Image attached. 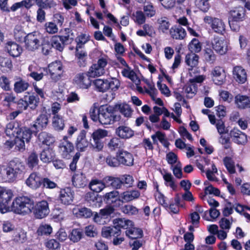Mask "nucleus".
I'll return each mask as SVG.
<instances>
[{
	"instance_id": "f257e3e1",
	"label": "nucleus",
	"mask_w": 250,
	"mask_h": 250,
	"mask_svg": "<svg viewBox=\"0 0 250 250\" xmlns=\"http://www.w3.org/2000/svg\"><path fill=\"white\" fill-rule=\"evenodd\" d=\"M24 169L25 167L22 162L17 159L12 160L3 169V180L6 182H13L22 174Z\"/></svg>"
},
{
	"instance_id": "f03ea898",
	"label": "nucleus",
	"mask_w": 250,
	"mask_h": 250,
	"mask_svg": "<svg viewBox=\"0 0 250 250\" xmlns=\"http://www.w3.org/2000/svg\"><path fill=\"white\" fill-rule=\"evenodd\" d=\"M34 207L33 201L26 196L17 197L11 205L12 210L20 214L30 213L33 211Z\"/></svg>"
},
{
	"instance_id": "7ed1b4c3",
	"label": "nucleus",
	"mask_w": 250,
	"mask_h": 250,
	"mask_svg": "<svg viewBox=\"0 0 250 250\" xmlns=\"http://www.w3.org/2000/svg\"><path fill=\"white\" fill-rule=\"evenodd\" d=\"M120 119L121 116L115 114L114 110L111 106L101 107L99 109L98 121L102 125H112L119 121Z\"/></svg>"
},
{
	"instance_id": "20e7f679",
	"label": "nucleus",
	"mask_w": 250,
	"mask_h": 250,
	"mask_svg": "<svg viewBox=\"0 0 250 250\" xmlns=\"http://www.w3.org/2000/svg\"><path fill=\"white\" fill-rule=\"evenodd\" d=\"M11 190L0 187V211L4 213L10 210L11 201L13 197Z\"/></svg>"
},
{
	"instance_id": "39448f33",
	"label": "nucleus",
	"mask_w": 250,
	"mask_h": 250,
	"mask_svg": "<svg viewBox=\"0 0 250 250\" xmlns=\"http://www.w3.org/2000/svg\"><path fill=\"white\" fill-rule=\"evenodd\" d=\"M41 35L38 32H33L24 37L25 46L30 51L37 49L41 44Z\"/></svg>"
},
{
	"instance_id": "423d86ee",
	"label": "nucleus",
	"mask_w": 250,
	"mask_h": 250,
	"mask_svg": "<svg viewBox=\"0 0 250 250\" xmlns=\"http://www.w3.org/2000/svg\"><path fill=\"white\" fill-rule=\"evenodd\" d=\"M106 59L101 58L98 59L97 63L93 64L89 69L88 73L91 77H99L105 73V67L107 65Z\"/></svg>"
},
{
	"instance_id": "0eeeda50",
	"label": "nucleus",
	"mask_w": 250,
	"mask_h": 250,
	"mask_svg": "<svg viewBox=\"0 0 250 250\" xmlns=\"http://www.w3.org/2000/svg\"><path fill=\"white\" fill-rule=\"evenodd\" d=\"M60 152L62 158L69 159L71 154L74 151L73 144L67 140V137L64 136L59 145Z\"/></svg>"
},
{
	"instance_id": "6e6552de",
	"label": "nucleus",
	"mask_w": 250,
	"mask_h": 250,
	"mask_svg": "<svg viewBox=\"0 0 250 250\" xmlns=\"http://www.w3.org/2000/svg\"><path fill=\"white\" fill-rule=\"evenodd\" d=\"M32 211L37 219L45 217L50 212L48 202L45 200L38 202L34 205Z\"/></svg>"
},
{
	"instance_id": "1a4fd4ad",
	"label": "nucleus",
	"mask_w": 250,
	"mask_h": 250,
	"mask_svg": "<svg viewBox=\"0 0 250 250\" xmlns=\"http://www.w3.org/2000/svg\"><path fill=\"white\" fill-rule=\"evenodd\" d=\"M199 56L193 52L188 53L185 57L186 64L190 67L188 68L189 74L193 76L192 74L198 73L199 69L197 68L198 64Z\"/></svg>"
},
{
	"instance_id": "9d476101",
	"label": "nucleus",
	"mask_w": 250,
	"mask_h": 250,
	"mask_svg": "<svg viewBox=\"0 0 250 250\" xmlns=\"http://www.w3.org/2000/svg\"><path fill=\"white\" fill-rule=\"evenodd\" d=\"M87 73H78L73 79L74 83L80 88L88 89L91 84V80Z\"/></svg>"
},
{
	"instance_id": "9b49d317",
	"label": "nucleus",
	"mask_w": 250,
	"mask_h": 250,
	"mask_svg": "<svg viewBox=\"0 0 250 250\" xmlns=\"http://www.w3.org/2000/svg\"><path fill=\"white\" fill-rule=\"evenodd\" d=\"M204 21L209 24L214 32L223 34L225 30V25L223 21L218 18H213L210 16H206L204 18Z\"/></svg>"
},
{
	"instance_id": "f8f14e48",
	"label": "nucleus",
	"mask_w": 250,
	"mask_h": 250,
	"mask_svg": "<svg viewBox=\"0 0 250 250\" xmlns=\"http://www.w3.org/2000/svg\"><path fill=\"white\" fill-rule=\"evenodd\" d=\"M48 117L45 114H40L31 125L33 132L37 133L46 128L48 124Z\"/></svg>"
},
{
	"instance_id": "ddd939ff",
	"label": "nucleus",
	"mask_w": 250,
	"mask_h": 250,
	"mask_svg": "<svg viewBox=\"0 0 250 250\" xmlns=\"http://www.w3.org/2000/svg\"><path fill=\"white\" fill-rule=\"evenodd\" d=\"M116 156L119 159L120 165L132 166L134 163L133 155L124 149H120L116 153Z\"/></svg>"
},
{
	"instance_id": "4468645a",
	"label": "nucleus",
	"mask_w": 250,
	"mask_h": 250,
	"mask_svg": "<svg viewBox=\"0 0 250 250\" xmlns=\"http://www.w3.org/2000/svg\"><path fill=\"white\" fill-rule=\"evenodd\" d=\"M62 67L60 62H55L48 65V72L51 79L57 81L61 78Z\"/></svg>"
},
{
	"instance_id": "2eb2a0df",
	"label": "nucleus",
	"mask_w": 250,
	"mask_h": 250,
	"mask_svg": "<svg viewBox=\"0 0 250 250\" xmlns=\"http://www.w3.org/2000/svg\"><path fill=\"white\" fill-rule=\"evenodd\" d=\"M211 75L213 81L217 85H222L225 81L226 75L222 67H215L211 71Z\"/></svg>"
},
{
	"instance_id": "dca6fc26",
	"label": "nucleus",
	"mask_w": 250,
	"mask_h": 250,
	"mask_svg": "<svg viewBox=\"0 0 250 250\" xmlns=\"http://www.w3.org/2000/svg\"><path fill=\"white\" fill-rule=\"evenodd\" d=\"M42 178L37 172H32L25 181L26 185L31 188L37 189L42 186Z\"/></svg>"
},
{
	"instance_id": "f3484780",
	"label": "nucleus",
	"mask_w": 250,
	"mask_h": 250,
	"mask_svg": "<svg viewBox=\"0 0 250 250\" xmlns=\"http://www.w3.org/2000/svg\"><path fill=\"white\" fill-rule=\"evenodd\" d=\"M229 135L232 141L237 144L244 145L248 142L247 136L237 128L232 129Z\"/></svg>"
},
{
	"instance_id": "a211bd4d",
	"label": "nucleus",
	"mask_w": 250,
	"mask_h": 250,
	"mask_svg": "<svg viewBox=\"0 0 250 250\" xmlns=\"http://www.w3.org/2000/svg\"><path fill=\"white\" fill-rule=\"evenodd\" d=\"M74 195V192L70 188H66L61 189L59 199L62 204L69 205L73 202Z\"/></svg>"
},
{
	"instance_id": "6ab92c4d",
	"label": "nucleus",
	"mask_w": 250,
	"mask_h": 250,
	"mask_svg": "<svg viewBox=\"0 0 250 250\" xmlns=\"http://www.w3.org/2000/svg\"><path fill=\"white\" fill-rule=\"evenodd\" d=\"M115 134L120 138L126 140L132 138L134 135V131L130 127L122 125L116 128Z\"/></svg>"
},
{
	"instance_id": "aec40b11",
	"label": "nucleus",
	"mask_w": 250,
	"mask_h": 250,
	"mask_svg": "<svg viewBox=\"0 0 250 250\" xmlns=\"http://www.w3.org/2000/svg\"><path fill=\"white\" fill-rule=\"evenodd\" d=\"M212 46L215 51L221 55L225 54L227 51L226 42L218 37L213 39L212 41Z\"/></svg>"
},
{
	"instance_id": "412c9836",
	"label": "nucleus",
	"mask_w": 250,
	"mask_h": 250,
	"mask_svg": "<svg viewBox=\"0 0 250 250\" xmlns=\"http://www.w3.org/2000/svg\"><path fill=\"white\" fill-rule=\"evenodd\" d=\"M233 76L236 82L240 83H244L247 81V74L245 69L240 66L234 67Z\"/></svg>"
},
{
	"instance_id": "4be33fe9",
	"label": "nucleus",
	"mask_w": 250,
	"mask_h": 250,
	"mask_svg": "<svg viewBox=\"0 0 250 250\" xmlns=\"http://www.w3.org/2000/svg\"><path fill=\"white\" fill-rule=\"evenodd\" d=\"M76 146L77 148L81 151H84L86 147L90 146V143L86 138L85 131H82L78 136Z\"/></svg>"
},
{
	"instance_id": "5701e85b",
	"label": "nucleus",
	"mask_w": 250,
	"mask_h": 250,
	"mask_svg": "<svg viewBox=\"0 0 250 250\" xmlns=\"http://www.w3.org/2000/svg\"><path fill=\"white\" fill-rule=\"evenodd\" d=\"M140 196V193L138 190H132L125 191L121 194L119 199L122 202H129L138 198Z\"/></svg>"
},
{
	"instance_id": "b1692460",
	"label": "nucleus",
	"mask_w": 250,
	"mask_h": 250,
	"mask_svg": "<svg viewBox=\"0 0 250 250\" xmlns=\"http://www.w3.org/2000/svg\"><path fill=\"white\" fill-rule=\"evenodd\" d=\"M55 142L54 137L48 132L42 131L38 135L37 142L39 145H45L49 146Z\"/></svg>"
},
{
	"instance_id": "393cba45",
	"label": "nucleus",
	"mask_w": 250,
	"mask_h": 250,
	"mask_svg": "<svg viewBox=\"0 0 250 250\" xmlns=\"http://www.w3.org/2000/svg\"><path fill=\"white\" fill-rule=\"evenodd\" d=\"M20 129L21 127L18 123L11 122L6 125L5 132L6 135L10 138H16L18 132L20 131Z\"/></svg>"
},
{
	"instance_id": "a878e982",
	"label": "nucleus",
	"mask_w": 250,
	"mask_h": 250,
	"mask_svg": "<svg viewBox=\"0 0 250 250\" xmlns=\"http://www.w3.org/2000/svg\"><path fill=\"white\" fill-rule=\"evenodd\" d=\"M113 224L120 230L122 229L126 230L134 226V223L131 220L124 218H118L114 219Z\"/></svg>"
},
{
	"instance_id": "bb28decb",
	"label": "nucleus",
	"mask_w": 250,
	"mask_h": 250,
	"mask_svg": "<svg viewBox=\"0 0 250 250\" xmlns=\"http://www.w3.org/2000/svg\"><path fill=\"white\" fill-rule=\"evenodd\" d=\"M234 99L235 104L238 108L244 109L250 106V99L248 96L237 94Z\"/></svg>"
},
{
	"instance_id": "cd10ccee",
	"label": "nucleus",
	"mask_w": 250,
	"mask_h": 250,
	"mask_svg": "<svg viewBox=\"0 0 250 250\" xmlns=\"http://www.w3.org/2000/svg\"><path fill=\"white\" fill-rule=\"evenodd\" d=\"M6 48L9 54L13 57H19L22 51V48L19 45L12 42L7 43Z\"/></svg>"
},
{
	"instance_id": "c85d7f7f",
	"label": "nucleus",
	"mask_w": 250,
	"mask_h": 250,
	"mask_svg": "<svg viewBox=\"0 0 250 250\" xmlns=\"http://www.w3.org/2000/svg\"><path fill=\"white\" fill-rule=\"evenodd\" d=\"M73 213L77 217H83L85 218H89L93 215L92 210L85 207L74 208L72 210Z\"/></svg>"
},
{
	"instance_id": "c756f323",
	"label": "nucleus",
	"mask_w": 250,
	"mask_h": 250,
	"mask_svg": "<svg viewBox=\"0 0 250 250\" xmlns=\"http://www.w3.org/2000/svg\"><path fill=\"white\" fill-rule=\"evenodd\" d=\"M52 125L53 128L57 131L63 130L65 126L64 120L63 117L60 115H56L52 117Z\"/></svg>"
},
{
	"instance_id": "7c9ffc66",
	"label": "nucleus",
	"mask_w": 250,
	"mask_h": 250,
	"mask_svg": "<svg viewBox=\"0 0 250 250\" xmlns=\"http://www.w3.org/2000/svg\"><path fill=\"white\" fill-rule=\"evenodd\" d=\"M171 37L176 40H182L186 35V32L184 28L181 26H175L170 30Z\"/></svg>"
},
{
	"instance_id": "2f4dec72",
	"label": "nucleus",
	"mask_w": 250,
	"mask_h": 250,
	"mask_svg": "<svg viewBox=\"0 0 250 250\" xmlns=\"http://www.w3.org/2000/svg\"><path fill=\"white\" fill-rule=\"evenodd\" d=\"M229 20L242 21L245 15V10L243 7H236L230 12Z\"/></svg>"
},
{
	"instance_id": "473e14b6",
	"label": "nucleus",
	"mask_w": 250,
	"mask_h": 250,
	"mask_svg": "<svg viewBox=\"0 0 250 250\" xmlns=\"http://www.w3.org/2000/svg\"><path fill=\"white\" fill-rule=\"evenodd\" d=\"M104 180L106 183L109 184L113 188L116 189L122 188L123 186L121 176L120 177L111 176H106L104 178Z\"/></svg>"
},
{
	"instance_id": "72a5a7b5",
	"label": "nucleus",
	"mask_w": 250,
	"mask_h": 250,
	"mask_svg": "<svg viewBox=\"0 0 250 250\" xmlns=\"http://www.w3.org/2000/svg\"><path fill=\"white\" fill-rule=\"evenodd\" d=\"M115 107L125 117H131L133 110L129 104L125 103L117 104L115 105Z\"/></svg>"
},
{
	"instance_id": "f704fd0d",
	"label": "nucleus",
	"mask_w": 250,
	"mask_h": 250,
	"mask_svg": "<svg viewBox=\"0 0 250 250\" xmlns=\"http://www.w3.org/2000/svg\"><path fill=\"white\" fill-rule=\"evenodd\" d=\"M29 85L28 83L19 78L14 84V91L16 93H22L28 89Z\"/></svg>"
},
{
	"instance_id": "c9c22d12",
	"label": "nucleus",
	"mask_w": 250,
	"mask_h": 250,
	"mask_svg": "<svg viewBox=\"0 0 250 250\" xmlns=\"http://www.w3.org/2000/svg\"><path fill=\"white\" fill-rule=\"evenodd\" d=\"M54 157V153L52 149L46 148L44 149L40 154L41 161L45 163H48L52 161Z\"/></svg>"
},
{
	"instance_id": "e433bc0d",
	"label": "nucleus",
	"mask_w": 250,
	"mask_h": 250,
	"mask_svg": "<svg viewBox=\"0 0 250 250\" xmlns=\"http://www.w3.org/2000/svg\"><path fill=\"white\" fill-rule=\"evenodd\" d=\"M89 187L91 190L98 193L102 191L105 188V186L102 181L93 179L89 183Z\"/></svg>"
},
{
	"instance_id": "4c0bfd02",
	"label": "nucleus",
	"mask_w": 250,
	"mask_h": 250,
	"mask_svg": "<svg viewBox=\"0 0 250 250\" xmlns=\"http://www.w3.org/2000/svg\"><path fill=\"white\" fill-rule=\"evenodd\" d=\"M143 231L138 228L130 227L125 231L126 235L132 239L136 240L143 236Z\"/></svg>"
},
{
	"instance_id": "58836bf2",
	"label": "nucleus",
	"mask_w": 250,
	"mask_h": 250,
	"mask_svg": "<svg viewBox=\"0 0 250 250\" xmlns=\"http://www.w3.org/2000/svg\"><path fill=\"white\" fill-rule=\"evenodd\" d=\"M62 35L60 36L64 44H70L74 40L75 35L69 28H65Z\"/></svg>"
},
{
	"instance_id": "ea45409f",
	"label": "nucleus",
	"mask_w": 250,
	"mask_h": 250,
	"mask_svg": "<svg viewBox=\"0 0 250 250\" xmlns=\"http://www.w3.org/2000/svg\"><path fill=\"white\" fill-rule=\"evenodd\" d=\"M73 185L77 188H82L86 185L85 177L82 173L76 174L72 177Z\"/></svg>"
},
{
	"instance_id": "a19ab883",
	"label": "nucleus",
	"mask_w": 250,
	"mask_h": 250,
	"mask_svg": "<svg viewBox=\"0 0 250 250\" xmlns=\"http://www.w3.org/2000/svg\"><path fill=\"white\" fill-rule=\"evenodd\" d=\"M39 162L38 154L33 151L29 154L26 160V164L30 168H33L37 166Z\"/></svg>"
},
{
	"instance_id": "79ce46f5",
	"label": "nucleus",
	"mask_w": 250,
	"mask_h": 250,
	"mask_svg": "<svg viewBox=\"0 0 250 250\" xmlns=\"http://www.w3.org/2000/svg\"><path fill=\"white\" fill-rule=\"evenodd\" d=\"M31 137L32 131L30 129L24 127L23 128H21L20 131L18 132L16 138L23 140V141H25L26 143H28L29 142Z\"/></svg>"
},
{
	"instance_id": "37998d69",
	"label": "nucleus",
	"mask_w": 250,
	"mask_h": 250,
	"mask_svg": "<svg viewBox=\"0 0 250 250\" xmlns=\"http://www.w3.org/2000/svg\"><path fill=\"white\" fill-rule=\"evenodd\" d=\"M132 19L136 24L142 25L146 22V16L143 11L138 10L132 14Z\"/></svg>"
},
{
	"instance_id": "c03bdc74",
	"label": "nucleus",
	"mask_w": 250,
	"mask_h": 250,
	"mask_svg": "<svg viewBox=\"0 0 250 250\" xmlns=\"http://www.w3.org/2000/svg\"><path fill=\"white\" fill-rule=\"evenodd\" d=\"M183 90L186 94L188 98H192L196 93L197 91V86L196 83H188L186 85Z\"/></svg>"
},
{
	"instance_id": "a18cd8bd",
	"label": "nucleus",
	"mask_w": 250,
	"mask_h": 250,
	"mask_svg": "<svg viewBox=\"0 0 250 250\" xmlns=\"http://www.w3.org/2000/svg\"><path fill=\"white\" fill-rule=\"evenodd\" d=\"M51 46L59 51H62L64 48V43L60 36H54L51 40Z\"/></svg>"
},
{
	"instance_id": "49530a36",
	"label": "nucleus",
	"mask_w": 250,
	"mask_h": 250,
	"mask_svg": "<svg viewBox=\"0 0 250 250\" xmlns=\"http://www.w3.org/2000/svg\"><path fill=\"white\" fill-rule=\"evenodd\" d=\"M165 184L167 187H170L172 190L176 191L177 188V185L174 181V178L170 173H166L163 175Z\"/></svg>"
},
{
	"instance_id": "de8ad7c7",
	"label": "nucleus",
	"mask_w": 250,
	"mask_h": 250,
	"mask_svg": "<svg viewBox=\"0 0 250 250\" xmlns=\"http://www.w3.org/2000/svg\"><path fill=\"white\" fill-rule=\"evenodd\" d=\"M93 83L99 92H104L107 90V80L98 79L95 80Z\"/></svg>"
},
{
	"instance_id": "09e8293b",
	"label": "nucleus",
	"mask_w": 250,
	"mask_h": 250,
	"mask_svg": "<svg viewBox=\"0 0 250 250\" xmlns=\"http://www.w3.org/2000/svg\"><path fill=\"white\" fill-rule=\"evenodd\" d=\"M122 74L124 77L128 78L134 83L138 80L135 73L129 66L123 68L122 71Z\"/></svg>"
},
{
	"instance_id": "8fccbe9b",
	"label": "nucleus",
	"mask_w": 250,
	"mask_h": 250,
	"mask_svg": "<svg viewBox=\"0 0 250 250\" xmlns=\"http://www.w3.org/2000/svg\"><path fill=\"white\" fill-rule=\"evenodd\" d=\"M36 3L39 8L44 9L51 8L56 5L53 0H36Z\"/></svg>"
},
{
	"instance_id": "3c124183",
	"label": "nucleus",
	"mask_w": 250,
	"mask_h": 250,
	"mask_svg": "<svg viewBox=\"0 0 250 250\" xmlns=\"http://www.w3.org/2000/svg\"><path fill=\"white\" fill-rule=\"evenodd\" d=\"M119 192L117 190H113L111 192L106 193L104 197V200L108 203H113L115 202L119 197Z\"/></svg>"
},
{
	"instance_id": "603ef678",
	"label": "nucleus",
	"mask_w": 250,
	"mask_h": 250,
	"mask_svg": "<svg viewBox=\"0 0 250 250\" xmlns=\"http://www.w3.org/2000/svg\"><path fill=\"white\" fill-rule=\"evenodd\" d=\"M83 235V232L80 229H73L71 233L69 235L70 240L73 242H77L79 241Z\"/></svg>"
},
{
	"instance_id": "864d4df0",
	"label": "nucleus",
	"mask_w": 250,
	"mask_h": 250,
	"mask_svg": "<svg viewBox=\"0 0 250 250\" xmlns=\"http://www.w3.org/2000/svg\"><path fill=\"white\" fill-rule=\"evenodd\" d=\"M44 28L46 32L49 34H56L59 31L58 25L53 21L46 22L44 24Z\"/></svg>"
},
{
	"instance_id": "5fc2aeb1",
	"label": "nucleus",
	"mask_w": 250,
	"mask_h": 250,
	"mask_svg": "<svg viewBox=\"0 0 250 250\" xmlns=\"http://www.w3.org/2000/svg\"><path fill=\"white\" fill-rule=\"evenodd\" d=\"M108 131L104 129H98L95 130L91 134V137L102 140L104 138L108 136Z\"/></svg>"
},
{
	"instance_id": "6e6d98bb",
	"label": "nucleus",
	"mask_w": 250,
	"mask_h": 250,
	"mask_svg": "<svg viewBox=\"0 0 250 250\" xmlns=\"http://www.w3.org/2000/svg\"><path fill=\"white\" fill-rule=\"evenodd\" d=\"M224 164L229 172L230 174H233L235 172L234 163L231 158L228 157L224 158Z\"/></svg>"
},
{
	"instance_id": "4d7b16f0",
	"label": "nucleus",
	"mask_w": 250,
	"mask_h": 250,
	"mask_svg": "<svg viewBox=\"0 0 250 250\" xmlns=\"http://www.w3.org/2000/svg\"><path fill=\"white\" fill-rule=\"evenodd\" d=\"M52 231V228L50 225L44 224H42L38 229L37 232L39 235H49Z\"/></svg>"
},
{
	"instance_id": "13d9d810",
	"label": "nucleus",
	"mask_w": 250,
	"mask_h": 250,
	"mask_svg": "<svg viewBox=\"0 0 250 250\" xmlns=\"http://www.w3.org/2000/svg\"><path fill=\"white\" fill-rule=\"evenodd\" d=\"M93 142L90 143V147L96 151H101L104 147V143L102 140L92 138Z\"/></svg>"
},
{
	"instance_id": "bf43d9fd",
	"label": "nucleus",
	"mask_w": 250,
	"mask_h": 250,
	"mask_svg": "<svg viewBox=\"0 0 250 250\" xmlns=\"http://www.w3.org/2000/svg\"><path fill=\"white\" fill-rule=\"evenodd\" d=\"M189 49L191 50V52L198 53L201 50V44L197 39H193L188 45Z\"/></svg>"
},
{
	"instance_id": "052dcab7",
	"label": "nucleus",
	"mask_w": 250,
	"mask_h": 250,
	"mask_svg": "<svg viewBox=\"0 0 250 250\" xmlns=\"http://www.w3.org/2000/svg\"><path fill=\"white\" fill-rule=\"evenodd\" d=\"M122 211L129 215H136L138 213V209L131 205H126L122 208Z\"/></svg>"
},
{
	"instance_id": "680f3d73",
	"label": "nucleus",
	"mask_w": 250,
	"mask_h": 250,
	"mask_svg": "<svg viewBox=\"0 0 250 250\" xmlns=\"http://www.w3.org/2000/svg\"><path fill=\"white\" fill-rule=\"evenodd\" d=\"M0 87L4 91H9L11 89L10 81L4 75L0 77Z\"/></svg>"
},
{
	"instance_id": "e2e57ef3",
	"label": "nucleus",
	"mask_w": 250,
	"mask_h": 250,
	"mask_svg": "<svg viewBox=\"0 0 250 250\" xmlns=\"http://www.w3.org/2000/svg\"><path fill=\"white\" fill-rule=\"evenodd\" d=\"M24 97L27 98L28 105L30 106V108L32 109H35L38 104L39 102V98L38 96L34 95L25 96Z\"/></svg>"
},
{
	"instance_id": "0e129e2a",
	"label": "nucleus",
	"mask_w": 250,
	"mask_h": 250,
	"mask_svg": "<svg viewBox=\"0 0 250 250\" xmlns=\"http://www.w3.org/2000/svg\"><path fill=\"white\" fill-rule=\"evenodd\" d=\"M121 141L117 137H113L107 144L108 148L111 151H114L120 147Z\"/></svg>"
},
{
	"instance_id": "69168bd1",
	"label": "nucleus",
	"mask_w": 250,
	"mask_h": 250,
	"mask_svg": "<svg viewBox=\"0 0 250 250\" xmlns=\"http://www.w3.org/2000/svg\"><path fill=\"white\" fill-rule=\"evenodd\" d=\"M42 185L44 188L53 189L57 187V184L48 178H42Z\"/></svg>"
},
{
	"instance_id": "338daca9",
	"label": "nucleus",
	"mask_w": 250,
	"mask_h": 250,
	"mask_svg": "<svg viewBox=\"0 0 250 250\" xmlns=\"http://www.w3.org/2000/svg\"><path fill=\"white\" fill-rule=\"evenodd\" d=\"M204 57L206 60L210 63H213L216 60V56L213 51L209 48L205 49Z\"/></svg>"
},
{
	"instance_id": "774afa93",
	"label": "nucleus",
	"mask_w": 250,
	"mask_h": 250,
	"mask_svg": "<svg viewBox=\"0 0 250 250\" xmlns=\"http://www.w3.org/2000/svg\"><path fill=\"white\" fill-rule=\"evenodd\" d=\"M106 164L111 167H118L120 166L118 158L115 156V157L109 155L105 159Z\"/></svg>"
}]
</instances>
